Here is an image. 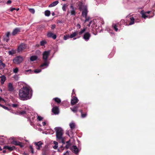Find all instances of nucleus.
<instances>
[{
  "instance_id": "ddd939ff",
  "label": "nucleus",
  "mask_w": 155,
  "mask_h": 155,
  "mask_svg": "<svg viewBox=\"0 0 155 155\" xmlns=\"http://www.w3.org/2000/svg\"><path fill=\"white\" fill-rule=\"evenodd\" d=\"M91 37L90 34L88 32H86L84 35L83 38L86 41H87Z\"/></svg>"
},
{
  "instance_id": "bb28decb",
  "label": "nucleus",
  "mask_w": 155,
  "mask_h": 155,
  "mask_svg": "<svg viewBox=\"0 0 155 155\" xmlns=\"http://www.w3.org/2000/svg\"><path fill=\"white\" fill-rule=\"evenodd\" d=\"M78 107V106H74L72 108H71V109L73 112L74 113H75L77 111Z\"/></svg>"
},
{
  "instance_id": "e2e57ef3",
  "label": "nucleus",
  "mask_w": 155,
  "mask_h": 155,
  "mask_svg": "<svg viewBox=\"0 0 155 155\" xmlns=\"http://www.w3.org/2000/svg\"><path fill=\"white\" fill-rule=\"evenodd\" d=\"M70 141H68L66 142L67 144H70Z\"/></svg>"
},
{
  "instance_id": "a18cd8bd",
  "label": "nucleus",
  "mask_w": 155,
  "mask_h": 155,
  "mask_svg": "<svg viewBox=\"0 0 155 155\" xmlns=\"http://www.w3.org/2000/svg\"><path fill=\"white\" fill-rule=\"evenodd\" d=\"M85 22H87L89 21L90 18L89 17H86V18H85Z\"/></svg>"
},
{
  "instance_id": "0e129e2a",
  "label": "nucleus",
  "mask_w": 155,
  "mask_h": 155,
  "mask_svg": "<svg viewBox=\"0 0 155 155\" xmlns=\"http://www.w3.org/2000/svg\"><path fill=\"white\" fill-rule=\"evenodd\" d=\"M55 15L54 13V12H53L52 13V16H54Z\"/></svg>"
},
{
  "instance_id": "20e7f679",
  "label": "nucleus",
  "mask_w": 155,
  "mask_h": 155,
  "mask_svg": "<svg viewBox=\"0 0 155 155\" xmlns=\"http://www.w3.org/2000/svg\"><path fill=\"white\" fill-rule=\"evenodd\" d=\"M50 51H45L43 52V59L44 61H46L47 60L48 57L50 55Z\"/></svg>"
},
{
  "instance_id": "37998d69",
  "label": "nucleus",
  "mask_w": 155,
  "mask_h": 155,
  "mask_svg": "<svg viewBox=\"0 0 155 155\" xmlns=\"http://www.w3.org/2000/svg\"><path fill=\"white\" fill-rule=\"evenodd\" d=\"M29 148H30V151H31V153H34V150H33V148L32 146H30L29 147Z\"/></svg>"
},
{
  "instance_id": "4d7b16f0",
  "label": "nucleus",
  "mask_w": 155,
  "mask_h": 155,
  "mask_svg": "<svg viewBox=\"0 0 155 155\" xmlns=\"http://www.w3.org/2000/svg\"><path fill=\"white\" fill-rule=\"evenodd\" d=\"M54 143L55 144V145H58V143L56 141H54Z\"/></svg>"
},
{
  "instance_id": "603ef678",
  "label": "nucleus",
  "mask_w": 155,
  "mask_h": 155,
  "mask_svg": "<svg viewBox=\"0 0 155 155\" xmlns=\"http://www.w3.org/2000/svg\"><path fill=\"white\" fill-rule=\"evenodd\" d=\"M64 155H69V152L68 151H66L64 153Z\"/></svg>"
},
{
  "instance_id": "6e6552de",
  "label": "nucleus",
  "mask_w": 155,
  "mask_h": 155,
  "mask_svg": "<svg viewBox=\"0 0 155 155\" xmlns=\"http://www.w3.org/2000/svg\"><path fill=\"white\" fill-rule=\"evenodd\" d=\"M130 22H129L128 25H131L134 24L135 22H139L140 21L139 19L134 18L133 17H130Z\"/></svg>"
},
{
  "instance_id": "e433bc0d",
  "label": "nucleus",
  "mask_w": 155,
  "mask_h": 155,
  "mask_svg": "<svg viewBox=\"0 0 155 155\" xmlns=\"http://www.w3.org/2000/svg\"><path fill=\"white\" fill-rule=\"evenodd\" d=\"M18 71V69L17 68H15L13 69V72L15 73H17Z\"/></svg>"
},
{
  "instance_id": "6ab92c4d",
  "label": "nucleus",
  "mask_w": 155,
  "mask_h": 155,
  "mask_svg": "<svg viewBox=\"0 0 155 155\" xmlns=\"http://www.w3.org/2000/svg\"><path fill=\"white\" fill-rule=\"evenodd\" d=\"M20 31V29L19 28H16L13 30L12 32V35H15Z\"/></svg>"
},
{
  "instance_id": "c85d7f7f",
  "label": "nucleus",
  "mask_w": 155,
  "mask_h": 155,
  "mask_svg": "<svg viewBox=\"0 0 155 155\" xmlns=\"http://www.w3.org/2000/svg\"><path fill=\"white\" fill-rule=\"evenodd\" d=\"M69 126L71 130H72L75 128V125L74 123H71L69 124Z\"/></svg>"
},
{
  "instance_id": "f257e3e1",
  "label": "nucleus",
  "mask_w": 155,
  "mask_h": 155,
  "mask_svg": "<svg viewBox=\"0 0 155 155\" xmlns=\"http://www.w3.org/2000/svg\"><path fill=\"white\" fill-rule=\"evenodd\" d=\"M30 89L29 88L25 87L20 90L19 95L20 98L22 100H25L29 99V91Z\"/></svg>"
},
{
  "instance_id": "4468645a",
  "label": "nucleus",
  "mask_w": 155,
  "mask_h": 155,
  "mask_svg": "<svg viewBox=\"0 0 155 155\" xmlns=\"http://www.w3.org/2000/svg\"><path fill=\"white\" fill-rule=\"evenodd\" d=\"M98 21V25L99 27H102V25H103L104 24V21L103 19L101 18H97V22Z\"/></svg>"
},
{
  "instance_id": "9b49d317",
  "label": "nucleus",
  "mask_w": 155,
  "mask_h": 155,
  "mask_svg": "<svg viewBox=\"0 0 155 155\" xmlns=\"http://www.w3.org/2000/svg\"><path fill=\"white\" fill-rule=\"evenodd\" d=\"M78 100L77 97H73L71 100V104L72 105H74L78 102Z\"/></svg>"
},
{
  "instance_id": "f3484780",
  "label": "nucleus",
  "mask_w": 155,
  "mask_h": 155,
  "mask_svg": "<svg viewBox=\"0 0 155 155\" xmlns=\"http://www.w3.org/2000/svg\"><path fill=\"white\" fill-rule=\"evenodd\" d=\"M53 112L55 114H58L59 113V110L58 107H53L52 109Z\"/></svg>"
},
{
  "instance_id": "13d9d810",
  "label": "nucleus",
  "mask_w": 155,
  "mask_h": 155,
  "mask_svg": "<svg viewBox=\"0 0 155 155\" xmlns=\"http://www.w3.org/2000/svg\"><path fill=\"white\" fill-rule=\"evenodd\" d=\"M2 101H4V100L0 97V102Z\"/></svg>"
},
{
  "instance_id": "09e8293b",
  "label": "nucleus",
  "mask_w": 155,
  "mask_h": 155,
  "mask_svg": "<svg viewBox=\"0 0 155 155\" xmlns=\"http://www.w3.org/2000/svg\"><path fill=\"white\" fill-rule=\"evenodd\" d=\"M70 145H71V144H67V145H66L65 147L66 149H68L69 148Z\"/></svg>"
},
{
  "instance_id": "4c0bfd02",
  "label": "nucleus",
  "mask_w": 155,
  "mask_h": 155,
  "mask_svg": "<svg viewBox=\"0 0 155 155\" xmlns=\"http://www.w3.org/2000/svg\"><path fill=\"white\" fill-rule=\"evenodd\" d=\"M15 52L14 50H12L10 51H9L8 52V53L10 55H12L13 54H14L15 53Z\"/></svg>"
},
{
  "instance_id": "f704fd0d",
  "label": "nucleus",
  "mask_w": 155,
  "mask_h": 155,
  "mask_svg": "<svg viewBox=\"0 0 155 155\" xmlns=\"http://www.w3.org/2000/svg\"><path fill=\"white\" fill-rule=\"evenodd\" d=\"M80 111L81 113V116L82 118H84L87 116V114L86 113L83 114L81 110H80Z\"/></svg>"
},
{
  "instance_id": "69168bd1",
  "label": "nucleus",
  "mask_w": 155,
  "mask_h": 155,
  "mask_svg": "<svg viewBox=\"0 0 155 155\" xmlns=\"http://www.w3.org/2000/svg\"><path fill=\"white\" fill-rule=\"evenodd\" d=\"M29 71H31V70L30 69L26 71V72H28Z\"/></svg>"
},
{
  "instance_id": "052dcab7",
  "label": "nucleus",
  "mask_w": 155,
  "mask_h": 155,
  "mask_svg": "<svg viewBox=\"0 0 155 155\" xmlns=\"http://www.w3.org/2000/svg\"><path fill=\"white\" fill-rule=\"evenodd\" d=\"M46 123L45 122H43L42 123V124L43 126H45L46 125Z\"/></svg>"
},
{
  "instance_id": "c756f323",
  "label": "nucleus",
  "mask_w": 155,
  "mask_h": 155,
  "mask_svg": "<svg viewBox=\"0 0 155 155\" xmlns=\"http://www.w3.org/2000/svg\"><path fill=\"white\" fill-rule=\"evenodd\" d=\"M5 148L8 149L10 151H12L15 149V147L14 146L10 147L8 146H6L5 147Z\"/></svg>"
},
{
  "instance_id": "de8ad7c7",
  "label": "nucleus",
  "mask_w": 155,
  "mask_h": 155,
  "mask_svg": "<svg viewBox=\"0 0 155 155\" xmlns=\"http://www.w3.org/2000/svg\"><path fill=\"white\" fill-rule=\"evenodd\" d=\"M25 114L26 112L24 111H21L19 112V114L21 115L24 114Z\"/></svg>"
},
{
  "instance_id": "2eb2a0df",
  "label": "nucleus",
  "mask_w": 155,
  "mask_h": 155,
  "mask_svg": "<svg viewBox=\"0 0 155 155\" xmlns=\"http://www.w3.org/2000/svg\"><path fill=\"white\" fill-rule=\"evenodd\" d=\"M71 149L75 153H77L78 152V149L75 146H73L71 147Z\"/></svg>"
},
{
  "instance_id": "aec40b11",
  "label": "nucleus",
  "mask_w": 155,
  "mask_h": 155,
  "mask_svg": "<svg viewBox=\"0 0 155 155\" xmlns=\"http://www.w3.org/2000/svg\"><path fill=\"white\" fill-rule=\"evenodd\" d=\"M1 78L0 82L2 84H3L6 80V77L4 75H2L0 77Z\"/></svg>"
},
{
  "instance_id": "b1692460",
  "label": "nucleus",
  "mask_w": 155,
  "mask_h": 155,
  "mask_svg": "<svg viewBox=\"0 0 155 155\" xmlns=\"http://www.w3.org/2000/svg\"><path fill=\"white\" fill-rule=\"evenodd\" d=\"M8 91H12L14 90V88H13V87L12 86V85L11 83H9L8 84Z\"/></svg>"
},
{
  "instance_id": "ea45409f",
  "label": "nucleus",
  "mask_w": 155,
  "mask_h": 155,
  "mask_svg": "<svg viewBox=\"0 0 155 155\" xmlns=\"http://www.w3.org/2000/svg\"><path fill=\"white\" fill-rule=\"evenodd\" d=\"M29 10L30 12H31V13L32 14L34 13L35 12V10L33 8H30L29 9Z\"/></svg>"
},
{
  "instance_id": "39448f33",
  "label": "nucleus",
  "mask_w": 155,
  "mask_h": 155,
  "mask_svg": "<svg viewBox=\"0 0 155 155\" xmlns=\"http://www.w3.org/2000/svg\"><path fill=\"white\" fill-rule=\"evenodd\" d=\"M81 10H82V15L83 17L86 18L88 12L87 7L85 5L83 7V8Z\"/></svg>"
},
{
  "instance_id": "5fc2aeb1",
  "label": "nucleus",
  "mask_w": 155,
  "mask_h": 155,
  "mask_svg": "<svg viewBox=\"0 0 155 155\" xmlns=\"http://www.w3.org/2000/svg\"><path fill=\"white\" fill-rule=\"evenodd\" d=\"M12 2V1L11 0H8L7 2V4H11Z\"/></svg>"
},
{
  "instance_id": "cd10ccee",
  "label": "nucleus",
  "mask_w": 155,
  "mask_h": 155,
  "mask_svg": "<svg viewBox=\"0 0 155 155\" xmlns=\"http://www.w3.org/2000/svg\"><path fill=\"white\" fill-rule=\"evenodd\" d=\"M78 34V31H76L75 32H74L72 34H71L70 36H69V37L71 38H73L76 36Z\"/></svg>"
},
{
  "instance_id": "412c9836",
  "label": "nucleus",
  "mask_w": 155,
  "mask_h": 155,
  "mask_svg": "<svg viewBox=\"0 0 155 155\" xmlns=\"http://www.w3.org/2000/svg\"><path fill=\"white\" fill-rule=\"evenodd\" d=\"M58 1L53 2L49 5V7H52L56 5L58 3Z\"/></svg>"
},
{
  "instance_id": "a19ab883",
  "label": "nucleus",
  "mask_w": 155,
  "mask_h": 155,
  "mask_svg": "<svg viewBox=\"0 0 155 155\" xmlns=\"http://www.w3.org/2000/svg\"><path fill=\"white\" fill-rule=\"evenodd\" d=\"M41 71V70L40 69H36L34 71V72L35 73H38L40 72Z\"/></svg>"
},
{
  "instance_id": "79ce46f5",
  "label": "nucleus",
  "mask_w": 155,
  "mask_h": 155,
  "mask_svg": "<svg viewBox=\"0 0 155 155\" xmlns=\"http://www.w3.org/2000/svg\"><path fill=\"white\" fill-rule=\"evenodd\" d=\"M69 35H67L66 36H64V40H67V39H68L69 38H70L69 37Z\"/></svg>"
},
{
  "instance_id": "680f3d73",
  "label": "nucleus",
  "mask_w": 155,
  "mask_h": 155,
  "mask_svg": "<svg viewBox=\"0 0 155 155\" xmlns=\"http://www.w3.org/2000/svg\"><path fill=\"white\" fill-rule=\"evenodd\" d=\"M109 32L110 33H111V34H112V35H114V33L112 32V31L111 30H109Z\"/></svg>"
},
{
  "instance_id": "9d476101",
  "label": "nucleus",
  "mask_w": 155,
  "mask_h": 155,
  "mask_svg": "<svg viewBox=\"0 0 155 155\" xmlns=\"http://www.w3.org/2000/svg\"><path fill=\"white\" fill-rule=\"evenodd\" d=\"M10 34V32H8L6 33L5 35L3 36V40L4 41L7 42L8 41L9 39V36Z\"/></svg>"
},
{
  "instance_id": "6e6d98bb",
  "label": "nucleus",
  "mask_w": 155,
  "mask_h": 155,
  "mask_svg": "<svg viewBox=\"0 0 155 155\" xmlns=\"http://www.w3.org/2000/svg\"><path fill=\"white\" fill-rule=\"evenodd\" d=\"M15 8H11L10 10L11 12H12L14 10H15Z\"/></svg>"
},
{
  "instance_id": "864d4df0",
  "label": "nucleus",
  "mask_w": 155,
  "mask_h": 155,
  "mask_svg": "<svg viewBox=\"0 0 155 155\" xmlns=\"http://www.w3.org/2000/svg\"><path fill=\"white\" fill-rule=\"evenodd\" d=\"M76 27L78 28H81V25L79 24H78L76 25Z\"/></svg>"
},
{
  "instance_id": "774afa93",
  "label": "nucleus",
  "mask_w": 155,
  "mask_h": 155,
  "mask_svg": "<svg viewBox=\"0 0 155 155\" xmlns=\"http://www.w3.org/2000/svg\"><path fill=\"white\" fill-rule=\"evenodd\" d=\"M0 91H1V92H2V90L0 88Z\"/></svg>"
},
{
  "instance_id": "8fccbe9b",
  "label": "nucleus",
  "mask_w": 155,
  "mask_h": 155,
  "mask_svg": "<svg viewBox=\"0 0 155 155\" xmlns=\"http://www.w3.org/2000/svg\"><path fill=\"white\" fill-rule=\"evenodd\" d=\"M4 109H5V110H9V109L7 107H6V106H3V107H2Z\"/></svg>"
},
{
  "instance_id": "0eeeda50",
  "label": "nucleus",
  "mask_w": 155,
  "mask_h": 155,
  "mask_svg": "<svg viewBox=\"0 0 155 155\" xmlns=\"http://www.w3.org/2000/svg\"><path fill=\"white\" fill-rule=\"evenodd\" d=\"M27 46L24 44L22 43L18 47V52H21L26 48Z\"/></svg>"
},
{
  "instance_id": "1a4fd4ad",
  "label": "nucleus",
  "mask_w": 155,
  "mask_h": 155,
  "mask_svg": "<svg viewBox=\"0 0 155 155\" xmlns=\"http://www.w3.org/2000/svg\"><path fill=\"white\" fill-rule=\"evenodd\" d=\"M34 144L36 146V148L38 150H39L42 147V145L43 144L41 141L38 142H35L34 143Z\"/></svg>"
},
{
  "instance_id": "393cba45",
  "label": "nucleus",
  "mask_w": 155,
  "mask_h": 155,
  "mask_svg": "<svg viewBox=\"0 0 155 155\" xmlns=\"http://www.w3.org/2000/svg\"><path fill=\"white\" fill-rule=\"evenodd\" d=\"M5 66V64L3 63L2 61L0 60V69H3Z\"/></svg>"
},
{
  "instance_id": "f8f14e48",
  "label": "nucleus",
  "mask_w": 155,
  "mask_h": 155,
  "mask_svg": "<svg viewBox=\"0 0 155 155\" xmlns=\"http://www.w3.org/2000/svg\"><path fill=\"white\" fill-rule=\"evenodd\" d=\"M47 36L48 37L52 38L54 39H55L56 38V35L50 31L48 32Z\"/></svg>"
},
{
  "instance_id": "c9c22d12",
  "label": "nucleus",
  "mask_w": 155,
  "mask_h": 155,
  "mask_svg": "<svg viewBox=\"0 0 155 155\" xmlns=\"http://www.w3.org/2000/svg\"><path fill=\"white\" fill-rule=\"evenodd\" d=\"M46 43V42L45 41H42L40 42V45L41 46H44Z\"/></svg>"
},
{
  "instance_id": "7c9ffc66",
  "label": "nucleus",
  "mask_w": 155,
  "mask_h": 155,
  "mask_svg": "<svg viewBox=\"0 0 155 155\" xmlns=\"http://www.w3.org/2000/svg\"><path fill=\"white\" fill-rule=\"evenodd\" d=\"M38 58V57L36 56H33L31 57L30 59L31 61H33L36 60Z\"/></svg>"
},
{
  "instance_id": "49530a36",
  "label": "nucleus",
  "mask_w": 155,
  "mask_h": 155,
  "mask_svg": "<svg viewBox=\"0 0 155 155\" xmlns=\"http://www.w3.org/2000/svg\"><path fill=\"white\" fill-rule=\"evenodd\" d=\"M37 119L41 121L43 119V118L41 116H38L37 117Z\"/></svg>"
},
{
  "instance_id": "c03bdc74",
  "label": "nucleus",
  "mask_w": 155,
  "mask_h": 155,
  "mask_svg": "<svg viewBox=\"0 0 155 155\" xmlns=\"http://www.w3.org/2000/svg\"><path fill=\"white\" fill-rule=\"evenodd\" d=\"M12 106L13 107H18V105L17 104H12Z\"/></svg>"
},
{
  "instance_id": "f03ea898",
  "label": "nucleus",
  "mask_w": 155,
  "mask_h": 155,
  "mask_svg": "<svg viewBox=\"0 0 155 155\" xmlns=\"http://www.w3.org/2000/svg\"><path fill=\"white\" fill-rule=\"evenodd\" d=\"M54 130L56 132V137L57 139L61 141L62 143H64L62 137L63 131L62 128L59 127H56L54 128Z\"/></svg>"
},
{
  "instance_id": "338daca9",
  "label": "nucleus",
  "mask_w": 155,
  "mask_h": 155,
  "mask_svg": "<svg viewBox=\"0 0 155 155\" xmlns=\"http://www.w3.org/2000/svg\"><path fill=\"white\" fill-rule=\"evenodd\" d=\"M3 105H2L1 104H0V106L2 107H3Z\"/></svg>"
},
{
  "instance_id": "3c124183",
  "label": "nucleus",
  "mask_w": 155,
  "mask_h": 155,
  "mask_svg": "<svg viewBox=\"0 0 155 155\" xmlns=\"http://www.w3.org/2000/svg\"><path fill=\"white\" fill-rule=\"evenodd\" d=\"M55 25H51V28L52 29H53L54 28H55Z\"/></svg>"
},
{
  "instance_id": "bf43d9fd",
  "label": "nucleus",
  "mask_w": 155,
  "mask_h": 155,
  "mask_svg": "<svg viewBox=\"0 0 155 155\" xmlns=\"http://www.w3.org/2000/svg\"><path fill=\"white\" fill-rule=\"evenodd\" d=\"M58 145H55L53 147V148L54 149H56L57 147H58Z\"/></svg>"
},
{
  "instance_id": "dca6fc26",
  "label": "nucleus",
  "mask_w": 155,
  "mask_h": 155,
  "mask_svg": "<svg viewBox=\"0 0 155 155\" xmlns=\"http://www.w3.org/2000/svg\"><path fill=\"white\" fill-rule=\"evenodd\" d=\"M12 143L15 145L19 146L21 147H22L24 146V144L23 143L16 141H13Z\"/></svg>"
},
{
  "instance_id": "5701e85b",
  "label": "nucleus",
  "mask_w": 155,
  "mask_h": 155,
  "mask_svg": "<svg viewBox=\"0 0 155 155\" xmlns=\"http://www.w3.org/2000/svg\"><path fill=\"white\" fill-rule=\"evenodd\" d=\"M44 62L41 65V67H42L44 66H46V67H47L48 66L49 64V62L47 60L44 61Z\"/></svg>"
},
{
  "instance_id": "7ed1b4c3",
  "label": "nucleus",
  "mask_w": 155,
  "mask_h": 155,
  "mask_svg": "<svg viewBox=\"0 0 155 155\" xmlns=\"http://www.w3.org/2000/svg\"><path fill=\"white\" fill-rule=\"evenodd\" d=\"M23 60L22 57L21 56H18L15 57L13 60V62L14 63L18 64L22 62Z\"/></svg>"
},
{
  "instance_id": "4be33fe9",
  "label": "nucleus",
  "mask_w": 155,
  "mask_h": 155,
  "mask_svg": "<svg viewBox=\"0 0 155 155\" xmlns=\"http://www.w3.org/2000/svg\"><path fill=\"white\" fill-rule=\"evenodd\" d=\"M71 10L70 11L71 15H74L75 14V11H74V7L72 5L70 6Z\"/></svg>"
},
{
  "instance_id": "72a5a7b5",
  "label": "nucleus",
  "mask_w": 155,
  "mask_h": 155,
  "mask_svg": "<svg viewBox=\"0 0 155 155\" xmlns=\"http://www.w3.org/2000/svg\"><path fill=\"white\" fill-rule=\"evenodd\" d=\"M86 29L85 28H84L83 29H81L79 32H78V33L79 35H81L85 31Z\"/></svg>"
},
{
  "instance_id": "a211bd4d",
  "label": "nucleus",
  "mask_w": 155,
  "mask_h": 155,
  "mask_svg": "<svg viewBox=\"0 0 155 155\" xmlns=\"http://www.w3.org/2000/svg\"><path fill=\"white\" fill-rule=\"evenodd\" d=\"M119 25V23H117V24H114L113 23L112 24V27L116 31H117L118 30L117 27Z\"/></svg>"
},
{
  "instance_id": "58836bf2",
  "label": "nucleus",
  "mask_w": 155,
  "mask_h": 155,
  "mask_svg": "<svg viewBox=\"0 0 155 155\" xmlns=\"http://www.w3.org/2000/svg\"><path fill=\"white\" fill-rule=\"evenodd\" d=\"M67 7V6L66 4L63 5L62 7L63 10L64 11H65L66 10V8Z\"/></svg>"
},
{
  "instance_id": "423d86ee",
  "label": "nucleus",
  "mask_w": 155,
  "mask_h": 155,
  "mask_svg": "<svg viewBox=\"0 0 155 155\" xmlns=\"http://www.w3.org/2000/svg\"><path fill=\"white\" fill-rule=\"evenodd\" d=\"M150 12V11H149L144 12L143 10H142L140 12V14L142 15V17L144 19L147 18H150L149 16L147 15V14H149Z\"/></svg>"
},
{
  "instance_id": "a878e982",
  "label": "nucleus",
  "mask_w": 155,
  "mask_h": 155,
  "mask_svg": "<svg viewBox=\"0 0 155 155\" xmlns=\"http://www.w3.org/2000/svg\"><path fill=\"white\" fill-rule=\"evenodd\" d=\"M78 6L79 7V9L80 10H81L83 8V7L84 6H83L82 5V3L81 2H78Z\"/></svg>"
},
{
  "instance_id": "2f4dec72",
  "label": "nucleus",
  "mask_w": 155,
  "mask_h": 155,
  "mask_svg": "<svg viewBox=\"0 0 155 155\" xmlns=\"http://www.w3.org/2000/svg\"><path fill=\"white\" fill-rule=\"evenodd\" d=\"M54 101L58 104L60 103L61 102L60 99L58 97L54 98Z\"/></svg>"
},
{
  "instance_id": "473e14b6",
  "label": "nucleus",
  "mask_w": 155,
  "mask_h": 155,
  "mask_svg": "<svg viewBox=\"0 0 155 155\" xmlns=\"http://www.w3.org/2000/svg\"><path fill=\"white\" fill-rule=\"evenodd\" d=\"M45 16H48L50 15V12L49 11L47 10L45 12Z\"/></svg>"
}]
</instances>
